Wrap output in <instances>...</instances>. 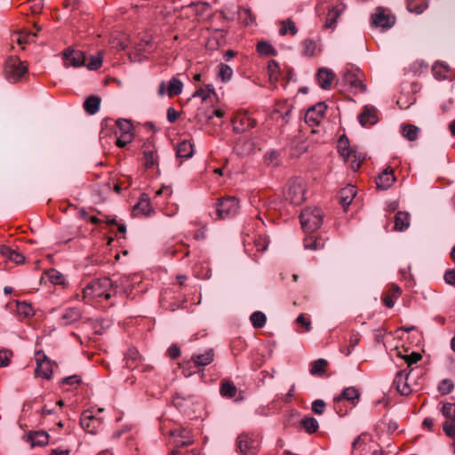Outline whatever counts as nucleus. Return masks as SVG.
I'll list each match as a JSON object with an SVG mask.
<instances>
[{"label":"nucleus","mask_w":455,"mask_h":455,"mask_svg":"<svg viewBox=\"0 0 455 455\" xmlns=\"http://www.w3.org/2000/svg\"><path fill=\"white\" fill-rule=\"evenodd\" d=\"M114 283L108 277H102L89 283L83 290V299L90 303L93 299H110L114 294Z\"/></svg>","instance_id":"1"},{"label":"nucleus","mask_w":455,"mask_h":455,"mask_svg":"<svg viewBox=\"0 0 455 455\" xmlns=\"http://www.w3.org/2000/svg\"><path fill=\"white\" fill-rule=\"evenodd\" d=\"M299 220L303 230L307 233H311L322 226L323 213L317 207H307L301 212Z\"/></svg>","instance_id":"2"},{"label":"nucleus","mask_w":455,"mask_h":455,"mask_svg":"<svg viewBox=\"0 0 455 455\" xmlns=\"http://www.w3.org/2000/svg\"><path fill=\"white\" fill-rule=\"evenodd\" d=\"M306 182L301 178H294L289 180L284 197L294 205H299L306 200Z\"/></svg>","instance_id":"3"},{"label":"nucleus","mask_w":455,"mask_h":455,"mask_svg":"<svg viewBox=\"0 0 455 455\" xmlns=\"http://www.w3.org/2000/svg\"><path fill=\"white\" fill-rule=\"evenodd\" d=\"M28 65L16 56L9 57L4 64L6 79L12 84L17 83L28 72Z\"/></svg>","instance_id":"4"},{"label":"nucleus","mask_w":455,"mask_h":455,"mask_svg":"<svg viewBox=\"0 0 455 455\" xmlns=\"http://www.w3.org/2000/svg\"><path fill=\"white\" fill-rule=\"evenodd\" d=\"M239 201L235 196H227L218 199L216 203V214L219 220L232 218L239 212Z\"/></svg>","instance_id":"5"},{"label":"nucleus","mask_w":455,"mask_h":455,"mask_svg":"<svg viewBox=\"0 0 455 455\" xmlns=\"http://www.w3.org/2000/svg\"><path fill=\"white\" fill-rule=\"evenodd\" d=\"M259 439L254 434H242L237 438V447L243 455H256Z\"/></svg>","instance_id":"6"},{"label":"nucleus","mask_w":455,"mask_h":455,"mask_svg":"<svg viewBox=\"0 0 455 455\" xmlns=\"http://www.w3.org/2000/svg\"><path fill=\"white\" fill-rule=\"evenodd\" d=\"M35 360L36 362V374L46 379H51L52 373V363L44 353L43 351L36 352Z\"/></svg>","instance_id":"7"},{"label":"nucleus","mask_w":455,"mask_h":455,"mask_svg":"<svg viewBox=\"0 0 455 455\" xmlns=\"http://www.w3.org/2000/svg\"><path fill=\"white\" fill-rule=\"evenodd\" d=\"M411 371L412 370L407 371L406 370H403L395 374L393 385L402 395H408L413 391V388L409 383Z\"/></svg>","instance_id":"8"},{"label":"nucleus","mask_w":455,"mask_h":455,"mask_svg":"<svg viewBox=\"0 0 455 455\" xmlns=\"http://www.w3.org/2000/svg\"><path fill=\"white\" fill-rule=\"evenodd\" d=\"M395 24V17L386 13V10L382 7H378L375 13L371 15V25L374 27L388 29Z\"/></svg>","instance_id":"9"},{"label":"nucleus","mask_w":455,"mask_h":455,"mask_svg":"<svg viewBox=\"0 0 455 455\" xmlns=\"http://www.w3.org/2000/svg\"><path fill=\"white\" fill-rule=\"evenodd\" d=\"M85 56L80 50L68 49L63 52V64L65 68H79L84 65Z\"/></svg>","instance_id":"10"},{"label":"nucleus","mask_w":455,"mask_h":455,"mask_svg":"<svg viewBox=\"0 0 455 455\" xmlns=\"http://www.w3.org/2000/svg\"><path fill=\"white\" fill-rule=\"evenodd\" d=\"M143 164L145 168L149 169L158 165L157 150L155 144L148 140L142 146Z\"/></svg>","instance_id":"11"},{"label":"nucleus","mask_w":455,"mask_h":455,"mask_svg":"<svg viewBox=\"0 0 455 455\" xmlns=\"http://www.w3.org/2000/svg\"><path fill=\"white\" fill-rule=\"evenodd\" d=\"M252 241H244V250L251 256H255V252H263L267 247L269 241L262 235H255Z\"/></svg>","instance_id":"12"},{"label":"nucleus","mask_w":455,"mask_h":455,"mask_svg":"<svg viewBox=\"0 0 455 455\" xmlns=\"http://www.w3.org/2000/svg\"><path fill=\"white\" fill-rule=\"evenodd\" d=\"M80 425L87 433L94 435L101 427L102 421L100 418L94 417L90 411H86L82 414Z\"/></svg>","instance_id":"13"},{"label":"nucleus","mask_w":455,"mask_h":455,"mask_svg":"<svg viewBox=\"0 0 455 455\" xmlns=\"http://www.w3.org/2000/svg\"><path fill=\"white\" fill-rule=\"evenodd\" d=\"M326 109L327 106L323 102H319L309 108L305 115L306 123L318 124L323 117Z\"/></svg>","instance_id":"14"},{"label":"nucleus","mask_w":455,"mask_h":455,"mask_svg":"<svg viewBox=\"0 0 455 455\" xmlns=\"http://www.w3.org/2000/svg\"><path fill=\"white\" fill-rule=\"evenodd\" d=\"M360 392L355 387L345 388L342 393L334 398L335 405L338 406L342 401H347L352 407H355L360 400Z\"/></svg>","instance_id":"15"},{"label":"nucleus","mask_w":455,"mask_h":455,"mask_svg":"<svg viewBox=\"0 0 455 455\" xmlns=\"http://www.w3.org/2000/svg\"><path fill=\"white\" fill-rule=\"evenodd\" d=\"M256 125V121L248 113L239 114L234 121V131L243 133Z\"/></svg>","instance_id":"16"},{"label":"nucleus","mask_w":455,"mask_h":455,"mask_svg":"<svg viewBox=\"0 0 455 455\" xmlns=\"http://www.w3.org/2000/svg\"><path fill=\"white\" fill-rule=\"evenodd\" d=\"M183 88V84L180 80L177 79L176 77H172L169 81V86L166 89L165 83L163 81L158 89V94L160 96H164L165 93L169 97L177 96L181 93Z\"/></svg>","instance_id":"17"},{"label":"nucleus","mask_w":455,"mask_h":455,"mask_svg":"<svg viewBox=\"0 0 455 455\" xmlns=\"http://www.w3.org/2000/svg\"><path fill=\"white\" fill-rule=\"evenodd\" d=\"M358 121L363 127L373 125L378 122V110L373 106L366 105L358 116Z\"/></svg>","instance_id":"18"},{"label":"nucleus","mask_w":455,"mask_h":455,"mask_svg":"<svg viewBox=\"0 0 455 455\" xmlns=\"http://www.w3.org/2000/svg\"><path fill=\"white\" fill-rule=\"evenodd\" d=\"M82 317V311L76 307H68L62 313L60 323L61 325H70L80 320Z\"/></svg>","instance_id":"19"},{"label":"nucleus","mask_w":455,"mask_h":455,"mask_svg":"<svg viewBox=\"0 0 455 455\" xmlns=\"http://www.w3.org/2000/svg\"><path fill=\"white\" fill-rule=\"evenodd\" d=\"M335 77L334 73L325 68H322L317 71L316 79L322 89L330 90L332 81Z\"/></svg>","instance_id":"20"},{"label":"nucleus","mask_w":455,"mask_h":455,"mask_svg":"<svg viewBox=\"0 0 455 455\" xmlns=\"http://www.w3.org/2000/svg\"><path fill=\"white\" fill-rule=\"evenodd\" d=\"M395 180L392 170L386 169L376 178V186L379 189H388Z\"/></svg>","instance_id":"21"},{"label":"nucleus","mask_w":455,"mask_h":455,"mask_svg":"<svg viewBox=\"0 0 455 455\" xmlns=\"http://www.w3.org/2000/svg\"><path fill=\"white\" fill-rule=\"evenodd\" d=\"M27 442L30 443L31 447L44 446L49 442V435L44 431L30 432L27 435Z\"/></svg>","instance_id":"22"},{"label":"nucleus","mask_w":455,"mask_h":455,"mask_svg":"<svg viewBox=\"0 0 455 455\" xmlns=\"http://www.w3.org/2000/svg\"><path fill=\"white\" fill-rule=\"evenodd\" d=\"M132 277L130 275H122L118 280L114 283V294H117L118 292H122L124 294H128L132 291Z\"/></svg>","instance_id":"23"},{"label":"nucleus","mask_w":455,"mask_h":455,"mask_svg":"<svg viewBox=\"0 0 455 455\" xmlns=\"http://www.w3.org/2000/svg\"><path fill=\"white\" fill-rule=\"evenodd\" d=\"M214 355V350L210 348L204 354L192 355L191 362H193L196 367L207 366L213 361Z\"/></svg>","instance_id":"24"},{"label":"nucleus","mask_w":455,"mask_h":455,"mask_svg":"<svg viewBox=\"0 0 455 455\" xmlns=\"http://www.w3.org/2000/svg\"><path fill=\"white\" fill-rule=\"evenodd\" d=\"M356 188L354 185H347L342 188L339 192L340 204L344 208H347L352 203L354 197L356 195Z\"/></svg>","instance_id":"25"},{"label":"nucleus","mask_w":455,"mask_h":455,"mask_svg":"<svg viewBox=\"0 0 455 455\" xmlns=\"http://www.w3.org/2000/svg\"><path fill=\"white\" fill-rule=\"evenodd\" d=\"M0 253L4 257H5L7 259L16 263V264H21L25 260V257L19 251L12 249L9 246L2 245L0 247Z\"/></svg>","instance_id":"26"},{"label":"nucleus","mask_w":455,"mask_h":455,"mask_svg":"<svg viewBox=\"0 0 455 455\" xmlns=\"http://www.w3.org/2000/svg\"><path fill=\"white\" fill-rule=\"evenodd\" d=\"M176 155L180 158L188 159L194 155L193 144L187 140L180 141L176 148Z\"/></svg>","instance_id":"27"},{"label":"nucleus","mask_w":455,"mask_h":455,"mask_svg":"<svg viewBox=\"0 0 455 455\" xmlns=\"http://www.w3.org/2000/svg\"><path fill=\"white\" fill-rule=\"evenodd\" d=\"M410 226V214L405 212H398L395 216V230L403 231Z\"/></svg>","instance_id":"28"},{"label":"nucleus","mask_w":455,"mask_h":455,"mask_svg":"<svg viewBox=\"0 0 455 455\" xmlns=\"http://www.w3.org/2000/svg\"><path fill=\"white\" fill-rule=\"evenodd\" d=\"M338 151L344 160H349L351 158L353 149L349 148V141L345 135L339 139Z\"/></svg>","instance_id":"29"},{"label":"nucleus","mask_w":455,"mask_h":455,"mask_svg":"<svg viewBox=\"0 0 455 455\" xmlns=\"http://www.w3.org/2000/svg\"><path fill=\"white\" fill-rule=\"evenodd\" d=\"M100 99L97 96H90L84 102V110L89 115L96 114L100 109Z\"/></svg>","instance_id":"30"},{"label":"nucleus","mask_w":455,"mask_h":455,"mask_svg":"<svg viewBox=\"0 0 455 455\" xmlns=\"http://www.w3.org/2000/svg\"><path fill=\"white\" fill-rule=\"evenodd\" d=\"M220 393L223 397L233 398L237 394V388L231 381L222 380Z\"/></svg>","instance_id":"31"},{"label":"nucleus","mask_w":455,"mask_h":455,"mask_svg":"<svg viewBox=\"0 0 455 455\" xmlns=\"http://www.w3.org/2000/svg\"><path fill=\"white\" fill-rule=\"evenodd\" d=\"M343 10V6L332 7V9H331L328 12L324 26L329 28H333L337 22L338 17L342 13Z\"/></svg>","instance_id":"32"},{"label":"nucleus","mask_w":455,"mask_h":455,"mask_svg":"<svg viewBox=\"0 0 455 455\" xmlns=\"http://www.w3.org/2000/svg\"><path fill=\"white\" fill-rule=\"evenodd\" d=\"M215 90L212 84H207L205 87H202L196 90L193 93V97H199L203 101H206L208 99H211L212 96H215Z\"/></svg>","instance_id":"33"},{"label":"nucleus","mask_w":455,"mask_h":455,"mask_svg":"<svg viewBox=\"0 0 455 455\" xmlns=\"http://www.w3.org/2000/svg\"><path fill=\"white\" fill-rule=\"evenodd\" d=\"M300 426L308 434H313L317 431L319 427L318 421L313 417H305L300 420Z\"/></svg>","instance_id":"34"},{"label":"nucleus","mask_w":455,"mask_h":455,"mask_svg":"<svg viewBox=\"0 0 455 455\" xmlns=\"http://www.w3.org/2000/svg\"><path fill=\"white\" fill-rule=\"evenodd\" d=\"M323 247V241L318 237L308 236L304 239V248L307 250L317 251Z\"/></svg>","instance_id":"35"},{"label":"nucleus","mask_w":455,"mask_h":455,"mask_svg":"<svg viewBox=\"0 0 455 455\" xmlns=\"http://www.w3.org/2000/svg\"><path fill=\"white\" fill-rule=\"evenodd\" d=\"M134 211L141 212L143 215L150 214L152 209L150 206V202L148 197L146 195H143L139 202L134 206Z\"/></svg>","instance_id":"36"},{"label":"nucleus","mask_w":455,"mask_h":455,"mask_svg":"<svg viewBox=\"0 0 455 455\" xmlns=\"http://www.w3.org/2000/svg\"><path fill=\"white\" fill-rule=\"evenodd\" d=\"M364 158L365 157L362 153H357L356 151L353 150L351 152V158L349 160H345V162L349 164L350 168L353 171H356L360 168Z\"/></svg>","instance_id":"37"},{"label":"nucleus","mask_w":455,"mask_h":455,"mask_svg":"<svg viewBox=\"0 0 455 455\" xmlns=\"http://www.w3.org/2000/svg\"><path fill=\"white\" fill-rule=\"evenodd\" d=\"M427 4L423 1L408 0L407 2V9L410 12L420 14L427 9Z\"/></svg>","instance_id":"38"},{"label":"nucleus","mask_w":455,"mask_h":455,"mask_svg":"<svg viewBox=\"0 0 455 455\" xmlns=\"http://www.w3.org/2000/svg\"><path fill=\"white\" fill-rule=\"evenodd\" d=\"M419 128L413 124H404L402 126V133L410 141H413L417 139Z\"/></svg>","instance_id":"39"},{"label":"nucleus","mask_w":455,"mask_h":455,"mask_svg":"<svg viewBox=\"0 0 455 455\" xmlns=\"http://www.w3.org/2000/svg\"><path fill=\"white\" fill-rule=\"evenodd\" d=\"M267 73H268L269 79L272 83L278 81L279 74H280V68H279L278 63L275 60H271L268 62Z\"/></svg>","instance_id":"40"},{"label":"nucleus","mask_w":455,"mask_h":455,"mask_svg":"<svg viewBox=\"0 0 455 455\" xmlns=\"http://www.w3.org/2000/svg\"><path fill=\"white\" fill-rule=\"evenodd\" d=\"M251 323L254 328H261L267 322V317L260 311L253 312L250 316Z\"/></svg>","instance_id":"41"},{"label":"nucleus","mask_w":455,"mask_h":455,"mask_svg":"<svg viewBox=\"0 0 455 455\" xmlns=\"http://www.w3.org/2000/svg\"><path fill=\"white\" fill-rule=\"evenodd\" d=\"M218 77L220 78L222 82H228L231 79L233 70L228 65L220 63L218 66Z\"/></svg>","instance_id":"42"},{"label":"nucleus","mask_w":455,"mask_h":455,"mask_svg":"<svg viewBox=\"0 0 455 455\" xmlns=\"http://www.w3.org/2000/svg\"><path fill=\"white\" fill-rule=\"evenodd\" d=\"M288 32L292 36L296 35L298 32L295 23L290 19L282 21V27L279 30L282 36L286 35Z\"/></svg>","instance_id":"43"},{"label":"nucleus","mask_w":455,"mask_h":455,"mask_svg":"<svg viewBox=\"0 0 455 455\" xmlns=\"http://www.w3.org/2000/svg\"><path fill=\"white\" fill-rule=\"evenodd\" d=\"M116 134H121L124 132L133 133L132 132V124L130 121L126 119H120L116 122Z\"/></svg>","instance_id":"44"},{"label":"nucleus","mask_w":455,"mask_h":455,"mask_svg":"<svg viewBox=\"0 0 455 455\" xmlns=\"http://www.w3.org/2000/svg\"><path fill=\"white\" fill-rule=\"evenodd\" d=\"M327 366V361L324 359H317L313 362L310 368V373L312 375H321L325 371Z\"/></svg>","instance_id":"45"},{"label":"nucleus","mask_w":455,"mask_h":455,"mask_svg":"<svg viewBox=\"0 0 455 455\" xmlns=\"http://www.w3.org/2000/svg\"><path fill=\"white\" fill-rule=\"evenodd\" d=\"M434 76L438 79L445 78L449 71L448 67L439 62H435L432 68Z\"/></svg>","instance_id":"46"},{"label":"nucleus","mask_w":455,"mask_h":455,"mask_svg":"<svg viewBox=\"0 0 455 455\" xmlns=\"http://www.w3.org/2000/svg\"><path fill=\"white\" fill-rule=\"evenodd\" d=\"M257 52L260 55H273L275 52V48L267 42L262 41L257 44Z\"/></svg>","instance_id":"47"},{"label":"nucleus","mask_w":455,"mask_h":455,"mask_svg":"<svg viewBox=\"0 0 455 455\" xmlns=\"http://www.w3.org/2000/svg\"><path fill=\"white\" fill-rule=\"evenodd\" d=\"M17 311L20 315H22L26 317L32 316L34 315V310L31 305L25 301L17 302Z\"/></svg>","instance_id":"48"},{"label":"nucleus","mask_w":455,"mask_h":455,"mask_svg":"<svg viewBox=\"0 0 455 455\" xmlns=\"http://www.w3.org/2000/svg\"><path fill=\"white\" fill-rule=\"evenodd\" d=\"M443 415L451 421L455 422V403H445L442 407Z\"/></svg>","instance_id":"49"},{"label":"nucleus","mask_w":455,"mask_h":455,"mask_svg":"<svg viewBox=\"0 0 455 455\" xmlns=\"http://www.w3.org/2000/svg\"><path fill=\"white\" fill-rule=\"evenodd\" d=\"M117 138L116 139V144L119 148H124L127 144L132 141L133 133L124 132L121 134H116Z\"/></svg>","instance_id":"50"},{"label":"nucleus","mask_w":455,"mask_h":455,"mask_svg":"<svg viewBox=\"0 0 455 455\" xmlns=\"http://www.w3.org/2000/svg\"><path fill=\"white\" fill-rule=\"evenodd\" d=\"M102 53L100 52L97 55H93L91 57L89 63L87 64V68L90 70H97L101 67L102 64Z\"/></svg>","instance_id":"51"},{"label":"nucleus","mask_w":455,"mask_h":455,"mask_svg":"<svg viewBox=\"0 0 455 455\" xmlns=\"http://www.w3.org/2000/svg\"><path fill=\"white\" fill-rule=\"evenodd\" d=\"M358 342H359L358 336L355 334L351 335L350 339H349V345L347 347H342L340 349L341 352L347 356L349 355L353 352L354 348L357 346Z\"/></svg>","instance_id":"52"},{"label":"nucleus","mask_w":455,"mask_h":455,"mask_svg":"<svg viewBox=\"0 0 455 455\" xmlns=\"http://www.w3.org/2000/svg\"><path fill=\"white\" fill-rule=\"evenodd\" d=\"M303 45V54L307 56H312L316 48V44L315 41L311 39H306L302 43Z\"/></svg>","instance_id":"53"},{"label":"nucleus","mask_w":455,"mask_h":455,"mask_svg":"<svg viewBox=\"0 0 455 455\" xmlns=\"http://www.w3.org/2000/svg\"><path fill=\"white\" fill-rule=\"evenodd\" d=\"M279 153L277 151L272 150L269 152H267L265 155V160L266 163L268 165L275 166L279 164Z\"/></svg>","instance_id":"54"},{"label":"nucleus","mask_w":455,"mask_h":455,"mask_svg":"<svg viewBox=\"0 0 455 455\" xmlns=\"http://www.w3.org/2000/svg\"><path fill=\"white\" fill-rule=\"evenodd\" d=\"M35 36H36L35 33L34 34L28 33V34H25V35L16 34V35H14L12 40H15L19 44L22 45L24 44L30 43Z\"/></svg>","instance_id":"55"},{"label":"nucleus","mask_w":455,"mask_h":455,"mask_svg":"<svg viewBox=\"0 0 455 455\" xmlns=\"http://www.w3.org/2000/svg\"><path fill=\"white\" fill-rule=\"evenodd\" d=\"M184 431L180 432L179 435H176V432H172V435L175 437V443L178 447H185L188 446L193 443V440L190 437H186L183 439V435H181Z\"/></svg>","instance_id":"56"},{"label":"nucleus","mask_w":455,"mask_h":455,"mask_svg":"<svg viewBox=\"0 0 455 455\" xmlns=\"http://www.w3.org/2000/svg\"><path fill=\"white\" fill-rule=\"evenodd\" d=\"M454 387V384L451 380L450 379H443L439 387H438V390L440 391V393L442 395H447V394H450L452 389Z\"/></svg>","instance_id":"57"},{"label":"nucleus","mask_w":455,"mask_h":455,"mask_svg":"<svg viewBox=\"0 0 455 455\" xmlns=\"http://www.w3.org/2000/svg\"><path fill=\"white\" fill-rule=\"evenodd\" d=\"M12 356V352L9 349H0V367H6Z\"/></svg>","instance_id":"58"},{"label":"nucleus","mask_w":455,"mask_h":455,"mask_svg":"<svg viewBox=\"0 0 455 455\" xmlns=\"http://www.w3.org/2000/svg\"><path fill=\"white\" fill-rule=\"evenodd\" d=\"M422 358L421 355L418 352H412L410 355H404L403 359L410 368L412 364L417 363Z\"/></svg>","instance_id":"59"},{"label":"nucleus","mask_w":455,"mask_h":455,"mask_svg":"<svg viewBox=\"0 0 455 455\" xmlns=\"http://www.w3.org/2000/svg\"><path fill=\"white\" fill-rule=\"evenodd\" d=\"M49 279L54 284H60L64 282V276L55 269L49 272Z\"/></svg>","instance_id":"60"},{"label":"nucleus","mask_w":455,"mask_h":455,"mask_svg":"<svg viewBox=\"0 0 455 455\" xmlns=\"http://www.w3.org/2000/svg\"><path fill=\"white\" fill-rule=\"evenodd\" d=\"M443 429L445 435L449 437L455 436V422L445 421L443 425Z\"/></svg>","instance_id":"61"},{"label":"nucleus","mask_w":455,"mask_h":455,"mask_svg":"<svg viewBox=\"0 0 455 455\" xmlns=\"http://www.w3.org/2000/svg\"><path fill=\"white\" fill-rule=\"evenodd\" d=\"M325 403L321 400V399H318V400H315L313 403H312V411L315 413V414H318V415H321L323 414V410L325 408Z\"/></svg>","instance_id":"62"},{"label":"nucleus","mask_w":455,"mask_h":455,"mask_svg":"<svg viewBox=\"0 0 455 455\" xmlns=\"http://www.w3.org/2000/svg\"><path fill=\"white\" fill-rule=\"evenodd\" d=\"M240 18L243 19V22L248 26L250 24H252L254 22V19L252 18L251 12L247 9H243L239 12Z\"/></svg>","instance_id":"63"},{"label":"nucleus","mask_w":455,"mask_h":455,"mask_svg":"<svg viewBox=\"0 0 455 455\" xmlns=\"http://www.w3.org/2000/svg\"><path fill=\"white\" fill-rule=\"evenodd\" d=\"M444 280L447 283L455 285V268L445 272Z\"/></svg>","instance_id":"64"}]
</instances>
